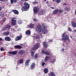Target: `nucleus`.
Masks as SVG:
<instances>
[{"label": "nucleus", "instance_id": "obj_1", "mask_svg": "<svg viewBox=\"0 0 76 76\" xmlns=\"http://www.w3.org/2000/svg\"><path fill=\"white\" fill-rule=\"evenodd\" d=\"M40 45L39 43H37L34 45L32 48V50H31V55L32 57L34 56V53L35 50H37L39 48V46Z\"/></svg>", "mask_w": 76, "mask_h": 76}, {"label": "nucleus", "instance_id": "obj_2", "mask_svg": "<svg viewBox=\"0 0 76 76\" xmlns=\"http://www.w3.org/2000/svg\"><path fill=\"white\" fill-rule=\"evenodd\" d=\"M24 5V6L23 7L21 8L22 10H23V11L28 10L29 8V5L26 2H25Z\"/></svg>", "mask_w": 76, "mask_h": 76}, {"label": "nucleus", "instance_id": "obj_3", "mask_svg": "<svg viewBox=\"0 0 76 76\" xmlns=\"http://www.w3.org/2000/svg\"><path fill=\"white\" fill-rule=\"evenodd\" d=\"M42 28H41V32L44 34H47L48 32V31L47 29V28H45V26H44V24H42Z\"/></svg>", "mask_w": 76, "mask_h": 76}, {"label": "nucleus", "instance_id": "obj_4", "mask_svg": "<svg viewBox=\"0 0 76 76\" xmlns=\"http://www.w3.org/2000/svg\"><path fill=\"white\" fill-rule=\"evenodd\" d=\"M16 18H13L11 20V25L12 26H15V25L16 24Z\"/></svg>", "mask_w": 76, "mask_h": 76}, {"label": "nucleus", "instance_id": "obj_5", "mask_svg": "<svg viewBox=\"0 0 76 76\" xmlns=\"http://www.w3.org/2000/svg\"><path fill=\"white\" fill-rule=\"evenodd\" d=\"M41 26L39 24H38L36 28V31H38L39 32H41Z\"/></svg>", "mask_w": 76, "mask_h": 76}, {"label": "nucleus", "instance_id": "obj_6", "mask_svg": "<svg viewBox=\"0 0 76 76\" xmlns=\"http://www.w3.org/2000/svg\"><path fill=\"white\" fill-rule=\"evenodd\" d=\"M62 40H64L65 42V41H70V40L69 38V37L68 35H66L64 37L62 38Z\"/></svg>", "mask_w": 76, "mask_h": 76}, {"label": "nucleus", "instance_id": "obj_7", "mask_svg": "<svg viewBox=\"0 0 76 76\" xmlns=\"http://www.w3.org/2000/svg\"><path fill=\"white\" fill-rule=\"evenodd\" d=\"M35 63H33L31 64V66L30 67L31 69H35Z\"/></svg>", "mask_w": 76, "mask_h": 76}, {"label": "nucleus", "instance_id": "obj_8", "mask_svg": "<svg viewBox=\"0 0 76 76\" xmlns=\"http://www.w3.org/2000/svg\"><path fill=\"white\" fill-rule=\"evenodd\" d=\"M42 52L43 54H45V55H47L48 56H49V55H50L49 53L45 51V50H42Z\"/></svg>", "mask_w": 76, "mask_h": 76}, {"label": "nucleus", "instance_id": "obj_9", "mask_svg": "<svg viewBox=\"0 0 76 76\" xmlns=\"http://www.w3.org/2000/svg\"><path fill=\"white\" fill-rule=\"evenodd\" d=\"M11 39L10 38V37L7 36L5 38L4 40L7 41H10Z\"/></svg>", "mask_w": 76, "mask_h": 76}, {"label": "nucleus", "instance_id": "obj_10", "mask_svg": "<svg viewBox=\"0 0 76 76\" xmlns=\"http://www.w3.org/2000/svg\"><path fill=\"white\" fill-rule=\"evenodd\" d=\"M38 9V8H37V7H35L33 8V10L34 13H37Z\"/></svg>", "mask_w": 76, "mask_h": 76}, {"label": "nucleus", "instance_id": "obj_11", "mask_svg": "<svg viewBox=\"0 0 76 76\" xmlns=\"http://www.w3.org/2000/svg\"><path fill=\"white\" fill-rule=\"evenodd\" d=\"M21 38H22V36H18L16 37V38H15V40L16 41H19V40H20V39H21Z\"/></svg>", "mask_w": 76, "mask_h": 76}, {"label": "nucleus", "instance_id": "obj_12", "mask_svg": "<svg viewBox=\"0 0 76 76\" xmlns=\"http://www.w3.org/2000/svg\"><path fill=\"white\" fill-rule=\"evenodd\" d=\"M25 53V51L23 50H21L19 52H18V53L19 54H20L21 55H23L24 53Z\"/></svg>", "mask_w": 76, "mask_h": 76}, {"label": "nucleus", "instance_id": "obj_13", "mask_svg": "<svg viewBox=\"0 0 76 76\" xmlns=\"http://www.w3.org/2000/svg\"><path fill=\"white\" fill-rule=\"evenodd\" d=\"M12 12H14V14H15V15H18L19 14V12L17 10H12Z\"/></svg>", "mask_w": 76, "mask_h": 76}, {"label": "nucleus", "instance_id": "obj_14", "mask_svg": "<svg viewBox=\"0 0 76 76\" xmlns=\"http://www.w3.org/2000/svg\"><path fill=\"white\" fill-rule=\"evenodd\" d=\"M3 35H5V36H8V35H9V32L6 31V32H4L3 33Z\"/></svg>", "mask_w": 76, "mask_h": 76}, {"label": "nucleus", "instance_id": "obj_15", "mask_svg": "<svg viewBox=\"0 0 76 76\" xmlns=\"http://www.w3.org/2000/svg\"><path fill=\"white\" fill-rule=\"evenodd\" d=\"M58 12V9H56L53 11V15H56Z\"/></svg>", "mask_w": 76, "mask_h": 76}, {"label": "nucleus", "instance_id": "obj_16", "mask_svg": "<svg viewBox=\"0 0 76 76\" xmlns=\"http://www.w3.org/2000/svg\"><path fill=\"white\" fill-rule=\"evenodd\" d=\"M15 48H18V49H20L22 48V47L19 45H16L15 46Z\"/></svg>", "mask_w": 76, "mask_h": 76}, {"label": "nucleus", "instance_id": "obj_17", "mask_svg": "<svg viewBox=\"0 0 76 76\" xmlns=\"http://www.w3.org/2000/svg\"><path fill=\"white\" fill-rule=\"evenodd\" d=\"M26 35H30L31 34V31L29 30H28L26 32Z\"/></svg>", "mask_w": 76, "mask_h": 76}, {"label": "nucleus", "instance_id": "obj_18", "mask_svg": "<svg viewBox=\"0 0 76 76\" xmlns=\"http://www.w3.org/2000/svg\"><path fill=\"white\" fill-rule=\"evenodd\" d=\"M44 70V72L45 74L47 73L48 72V69L47 68H45Z\"/></svg>", "mask_w": 76, "mask_h": 76}, {"label": "nucleus", "instance_id": "obj_19", "mask_svg": "<svg viewBox=\"0 0 76 76\" xmlns=\"http://www.w3.org/2000/svg\"><path fill=\"white\" fill-rule=\"evenodd\" d=\"M72 25L73 28H76V23H75L74 22H72Z\"/></svg>", "mask_w": 76, "mask_h": 76}, {"label": "nucleus", "instance_id": "obj_20", "mask_svg": "<svg viewBox=\"0 0 76 76\" xmlns=\"http://www.w3.org/2000/svg\"><path fill=\"white\" fill-rule=\"evenodd\" d=\"M30 61L29 60H27L25 62V64L26 66H28L29 65V62Z\"/></svg>", "mask_w": 76, "mask_h": 76}, {"label": "nucleus", "instance_id": "obj_21", "mask_svg": "<svg viewBox=\"0 0 76 76\" xmlns=\"http://www.w3.org/2000/svg\"><path fill=\"white\" fill-rule=\"evenodd\" d=\"M64 9L66 11H70V8L69 7H66Z\"/></svg>", "mask_w": 76, "mask_h": 76}, {"label": "nucleus", "instance_id": "obj_22", "mask_svg": "<svg viewBox=\"0 0 76 76\" xmlns=\"http://www.w3.org/2000/svg\"><path fill=\"white\" fill-rule=\"evenodd\" d=\"M44 13H45V12H43L42 11L38 13V14L39 15H44Z\"/></svg>", "mask_w": 76, "mask_h": 76}, {"label": "nucleus", "instance_id": "obj_23", "mask_svg": "<svg viewBox=\"0 0 76 76\" xmlns=\"http://www.w3.org/2000/svg\"><path fill=\"white\" fill-rule=\"evenodd\" d=\"M50 76H55L54 73L53 72H50Z\"/></svg>", "mask_w": 76, "mask_h": 76}, {"label": "nucleus", "instance_id": "obj_24", "mask_svg": "<svg viewBox=\"0 0 76 76\" xmlns=\"http://www.w3.org/2000/svg\"><path fill=\"white\" fill-rule=\"evenodd\" d=\"M34 27V24H31L28 26L29 28H33Z\"/></svg>", "mask_w": 76, "mask_h": 76}, {"label": "nucleus", "instance_id": "obj_25", "mask_svg": "<svg viewBox=\"0 0 76 76\" xmlns=\"http://www.w3.org/2000/svg\"><path fill=\"white\" fill-rule=\"evenodd\" d=\"M43 46H44L45 48H47V45L46 44V42H44L43 43Z\"/></svg>", "mask_w": 76, "mask_h": 76}, {"label": "nucleus", "instance_id": "obj_26", "mask_svg": "<svg viewBox=\"0 0 76 76\" xmlns=\"http://www.w3.org/2000/svg\"><path fill=\"white\" fill-rule=\"evenodd\" d=\"M11 27L10 25H7L5 27V28L6 29H10Z\"/></svg>", "mask_w": 76, "mask_h": 76}, {"label": "nucleus", "instance_id": "obj_27", "mask_svg": "<svg viewBox=\"0 0 76 76\" xmlns=\"http://www.w3.org/2000/svg\"><path fill=\"white\" fill-rule=\"evenodd\" d=\"M17 23L18 24L20 25V24H22V21H21V20H18V21L17 22Z\"/></svg>", "mask_w": 76, "mask_h": 76}, {"label": "nucleus", "instance_id": "obj_28", "mask_svg": "<svg viewBox=\"0 0 76 76\" xmlns=\"http://www.w3.org/2000/svg\"><path fill=\"white\" fill-rule=\"evenodd\" d=\"M58 11L59 13H62L63 12V10L62 9H59Z\"/></svg>", "mask_w": 76, "mask_h": 76}, {"label": "nucleus", "instance_id": "obj_29", "mask_svg": "<svg viewBox=\"0 0 76 76\" xmlns=\"http://www.w3.org/2000/svg\"><path fill=\"white\" fill-rule=\"evenodd\" d=\"M17 53H18V51H14L12 52V54H14V55L16 54Z\"/></svg>", "mask_w": 76, "mask_h": 76}, {"label": "nucleus", "instance_id": "obj_30", "mask_svg": "<svg viewBox=\"0 0 76 76\" xmlns=\"http://www.w3.org/2000/svg\"><path fill=\"white\" fill-rule=\"evenodd\" d=\"M33 20L34 21V22H37L38 21V20L36 18H34L33 19Z\"/></svg>", "mask_w": 76, "mask_h": 76}, {"label": "nucleus", "instance_id": "obj_31", "mask_svg": "<svg viewBox=\"0 0 76 76\" xmlns=\"http://www.w3.org/2000/svg\"><path fill=\"white\" fill-rule=\"evenodd\" d=\"M19 62L20 64H21V63H23V59H20L19 61Z\"/></svg>", "mask_w": 76, "mask_h": 76}, {"label": "nucleus", "instance_id": "obj_32", "mask_svg": "<svg viewBox=\"0 0 76 76\" xmlns=\"http://www.w3.org/2000/svg\"><path fill=\"white\" fill-rule=\"evenodd\" d=\"M39 37H40V36L39 35H38L36 37V39H39Z\"/></svg>", "mask_w": 76, "mask_h": 76}, {"label": "nucleus", "instance_id": "obj_33", "mask_svg": "<svg viewBox=\"0 0 76 76\" xmlns=\"http://www.w3.org/2000/svg\"><path fill=\"white\" fill-rule=\"evenodd\" d=\"M56 3H60V1H61V0H56Z\"/></svg>", "mask_w": 76, "mask_h": 76}, {"label": "nucleus", "instance_id": "obj_34", "mask_svg": "<svg viewBox=\"0 0 76 76\" xmlns=\"http://www.w3.org/2000/svg\"><path fill=\"white\" fill-rule=\"evenodd\" d=\"M33 4H38V2L37 1H34L32 2Z\"/></svg>", "mask_w": 76, "mask_h": 76}, {"label": "nucleus", "instance_id": "obj_35", "mask_svg": "<svg viewBox=\"0 0 76 76\" xmlns=\"http://www.w3.org/2000/svg\"><path fill=\"white\" fill-rule=\"evenodd\" d=\"M0 50L1 51H4V50H5V49H4V48H3V47H2L1 48Z\"/></svg>", "mask_w": 76, "mask_h": 76}, {"label": "nucleus", "instance_id": "obj_36", "mask_svg": "<svg viewBox=\"0 0 76 76\" xmlns=\"http://www.w3.org/2000/svg\"><path fill=\"white\" fill-rule=\"evenodd\" d=\"M45 58L47 60H49L50 59V57L49 56H47Z\"/></svg>", "mask_w": 76, "mask_h": 76}, {"label": "nucleus", "instance_id": "obj_37", "mask_svg": "<svg viewBox=\"0 0 76 76\" xmlns=\"http://www.w3.org/2000/svg\"><path fill=\"white\" fill-rule=\"evenodd\" d=\"M37 57H38V55H37V54H36L34 58H37Z\"/></svg>", "mask_w": 76, "mask_h": 76}, {"label": "nucleus", "instance_id": "obj_38", "mask_svg": "<svg viewBox=\"0 0 76 76\" xmlns=\"http://www.w3.org/2000/svg\"><path fill=\"white\" fill-rule=\"evenodd\" d=\"M68 30L69 31H72V29H71V28H70V27L68 28Z\"/></svg>", "mask_w": 76, "mask_h": 76}, {"label": "nucleus", "instance_id": "obj_39", "mask_svg": "<svg viewBox=\"0 0 76 76\" xmlns=\"http://www.w3.org/2000/svg\"><path fill=\"white\" fill-rule=\"evenodd\" d=\"M14 0H10L11 3V4H13V1Z\"/></svg>", "mask_w": 76, "mask_h": 76}, {"label": "nucleus", "instance_id": "obj_40", "mask_svg": "<svg viewBox=\"0 0 76 76\" xmlns=\"http://www.w3.org/2000/svg\"><path fill=\"white\" fill-rule=\"evenodd\" d=\"M45 63L43 62L42 63V66H44V65H45Z\"/></svg>", "mask_w": 76, "mask_h": 76}, {"label": "nucleus", "instance_id": "obj_41", "mask_svg": "<svg viewBox=\"0 0 76 76\" xmlns=\"http://www.w3.org/2000/svg\"><path fill=\"white\" fill-rule=\"evenodd\" d=\"M65 36V33H64L62 34V37H64V36Z\"/></svg>", "mask_w": 76, "mask_h": 76}, {"label": "nucleus", "instance_id": "obj_42", "mask_svg": "<svg viewBox=\"0 0 76 76\" xmlns=\"http://www.w3.org/2000/svg\"><path fill=\"white\" fill-rule=\"evenodd\" d=\"M28 1V0H21V1Z\"/></svg>", "mask_w": 76, "mask_h": 76}, {"label": "nucleus", "instance_id": "obj_43", "mask_svg": "<svg viewBox=\"0 0 76 76\" xmlns=\"http://www.w3.org/2000/svg\"><path fill=\"white\" fill-rule=\"evenodd\" d=\"M9 54H12L13 52H12V51L9 52Z\"/></svg>", "mask_w": 76, "mask_h": 76}, {"label": "nucleus", "instance_id": "obj_44", "mask_svg": "<svg viewBox=\"0 0 76 76\" xmlns=\"http://www.w3.org/2000/svg\"><path fill=\"white\" fill-rule=\"evenodd\" d=\"M47 59L46 58H45V60H44V62H47Z\"/></svg>", "mask_w": 76, "mask_h": 76}, {"label": "nucleus", "instance_id": "obj_45", "mask_svg": "<svg viewBox=\"0 0 76 76\" xmlns=\"http://www.w3.org/2000/svg\"><path fill=\"white\" fill-rule=\"evenodd\" d=\"M6 29V27H5V28H3L2 30V31H5Z\"/></svg>", "mask_w": 76, "mask_h": 76}, {"label": "nucleus", "instance_id": "obj_46", "mask_svg": "<svg viewBox=\"0 0 76 76\" xmlns=\"http://www.w3.org/2000/svg\"><path fill=\"white\" fill-rule=\"evenodd\" d=\"M11 31H12L13 32H15V29L13 28H12Z\"/></svg>", "mask_w": 76, "mask_h": 76}, {"label": "nucleus", "instance_id": "obj_47", "mask_svg": "<svg viewBox=\"0 0 76 76\" xmlns=\"http://www.w3.org/2000/svg\"><path fill=\"white\" fill-rule=\"evenodd\" d=\"M63 5H64V6H66V5H67V3H64L63 4Z\"/></svg>", "mask_w": 76, "mask_h": 76}, {"label": "nucleus", "instance_id": "obj_48", "mask_svg": "<svg viewBox=\"0 0 76 76\" xmlns=\"http://www.w3.org/2000/svg\"><path fill=\"white\" fill-rule=\"evenodd\" d=\"M64 48H63L62 49V52H64Z\"/></svg>", "mask_w": 76, "mask_h": 76}, {"label": "nucleus", "instance_id": "obj_49", "mask_svg": "<svg viewBox=\"0 0 76 76\" xmlns=\"http://www.w3.org/2000/svg\"><path fill=\"white\" fill-rule=\"evenodd\" d=\"M6 20V18H4L3 20V22H5V21Z\"/></svg>", "mask_w": 76, "mask_h": 76}, {"label": "nucleus", "instance_id": "obj_50", "mask_svg": "<svg viewBox=\"0 0 76 76\" xmlns=\"http://www.w3.org/2000/svg\"><path fill=\"white\" fill-rule=\"evenodd\" d=\"M49 42H53V40L52 39H50L49 40Z\"/></svg>", "mask_w": 76, "mask_h": 76}, {"label": "nucleus", "instance_id": "obj_51", "mask_svg": "<svg viewBox=\"0 0 76 76\" xmlns=\"http://www.w3.org/2000/svg\"><path fill=\"white\" fill-rule=\"evenodd\" d=\"M14 3H16L17 2V0H14Z\"/></svg>", "mask_w": 76, "mask_h": 76}, {"label": "nucleus", "instance_id": "obj_52", "mask_svg": "<svg viewBox=\"0 0 76 76\" xmlns=\"http://www.w3.org/2000/svg\"><path fill=\"white\" fill-rule=\"evenodd\" d=\"M54 61H53V60L51 61V63H54Z\"/></svg>", "mask_w": 76, "mask_h": 76}, {"label": "nucleus", "instance_id": "obj_53", "mask_svg": "<svg viewBox=\"0 0 76 76\" xmlns=\"http://www.w3.org/2000/svg\"><path fill=\"white\" fill-rule=\"evenodd\" d=\"M1 7H0V11H1Z\"/></svg>", "mask_w": 76, "mask_h": 76}, {"label": "nucleus", "instance_id": "obj_54", "mask_svg": "<svg viewBox=\"0 0 76 76\" xmlns=\"http://www.w3.org/2000/svg\"><path fill=\"white\" fill-rule=\"evenodd\" d=\"M51 8V9H54V8L53 7H50Z\"/></svg>", "mask_w": 76, "mask_h": 76}, {"label": "nucleus", "instance_id": "obj_55", "mask_svg": "<svg viewBox=\"0 0 76 76\" xmlns=\"http://www.w3.org/2000/svg\"><path fill=\"white\" fill-rule=\"evenodd\" d=\"M0 1H5V0H0Z\"/></svg>", "mask_w": 76, "mask_h": 76}, {"label": "nucleus", "instance_id": "obj_56", "mask_svg": "<svg viewBox=\"0 0 76 76\" xmlns=\"http://www.w3.org/2000/svg\"><path fill=\"white\" fill-rule=\"evenodd\" d=\"M74 32H76V30H75V29L74 30Z\"/></svg>", "mask_w": 76, "mask_h": 76}, {"label": "nucleus", "instance_id": "obj_57", "mask_svg": "<svg viewBox=\"0 0 76 76\" xmlns=\"http://www.w3.org/2000/svg\"><path fill=\"white\" fill-rule=\"evenodd\" d=\"M2 39V38H0V41H1V40Z\"/></svg>", "mask_w": 76, "mask_h": 76}, {"label": "nucleus", "instance_id": "obj_58", "mask_svg": "<svg viewBox=\"0 0 76 76\" xmlns=\"http://www.w3.org/2000/svg\"><path fill=\"white\" fill-rule=\"evenodd\" d=\"M64 14H66L67 13V12H64Z\"/></svg>", "mask_w": 76, "mask_h": 76}, {"label": "nucleus", "instance_id": "obj_59", "mask_svg": "<svg viewBox=\"0 0 76 76\" xmlns=\"http://www.w3.org/2000/svg\"><path fill=\"white\" fill-rule=\"evenodd\" d=\"M17 64H18V65H19V63L18 62Z\"/></svg>", "mask_w": 76, "mask_h": 76}, {"label": "nucleus", "instance_id": "obj_60", "mask_svg": "<svg viewBox=\"0 0 76 76\" xmlns=\"http://www.w3.org/2000/svg\"><path fill=\"white\" fill-rule=\"evenodd\" d=\"M46 3H48V1H47L46 2Z\"/></svg>", "mask_w": 76, "mask_h": 76}, {"label": "nucleus", "instance_id": "obj_61", "mask_svg": "<svg viewBox=\"0 0 76 76\" xmlns=\"http://www.w3.org/2000/svg\"><path fill=\"white\" fill-rule=\"evenodd\" d=\"M70 37L72 39V37Z\"/></svg>", "mask_w": 76, "mask_h": 76}, {"label": "nucleus", "instance_id": "obj_62", "mask_svg": "<svg viewBox=\"0 0 76 76\" xmlns=\"http://www.w3.org/2000/svg\"><path fill=\"white\" fill-rule=\"evenodd\" d=\"M53 1H55V0H53Z\"/></svg>", "mask_w": 76, "mask_h": 76}, {"label": "nucleus", "instance_id": "obj_63", "mask_svg": "<svg viewBox=\"0 0 76 76\" xmlns=\"http://www.w3.org/2000/svg\"><path fill=\"white\" fill-rule=\"evenodd\" d=\"M47 0H45V1H47Z\"/></svg>", "mask_w": 76, "mask_h": 76}, {"label": "nucleus", "instance_id": "obj_64", "mask_svg": "<svg viewBox=\"0 0 76 76\" xmlns=\"http://www.w3.org/2000/svg\"><path fill=\"white\" fill-rule=\"evenodd\" d=\"M33 37H35V36H34Z\"/></svg>", "mask_w": 76, "mask_h": 76}]
</instances>
